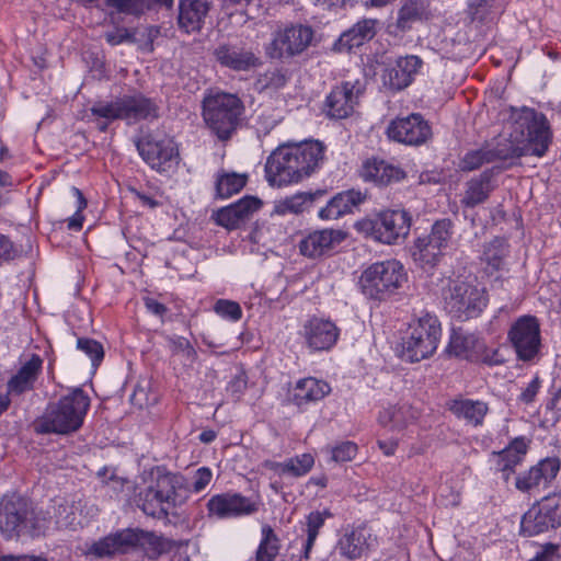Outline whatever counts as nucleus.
Instances as JSON below:
<instances>
[{"label":"nucleus","mask_w":561,"mask_h":561,"mask_svg":"<svg viewBox=\"0 0 561 561\" xmlns=\"http://www.w3.org/2000/svg\"><path fill=\"white\" fill-rule=\"evenodd\" d=\"M513 139L497 141L467 151L459 161V169L471 172L497 160H508L530 154L542 157L551 144L552 133L546 115L524 106L514 115Z\"/></svg>","instance_id":"1"},{"label":"nucleus","mask_w":561,"mask_h":561,"mask_svg":"<svg viewBox=\"0 0 561 561\" xmlns=\"http://www.w3.org/2000/svg\"><path fill=\"white\" fill-rule=\"evenodd\" d=\"M324 154L325 146L319 140L280 144L265 162L266 181L277 187L299 183L321 168Z\"/></svg>","instance_id":"2"},{"label":"nucleus","mask_w":561,"mask_h":561,"mask_svg":"<svg viewBox=\"0 0 561 561\" xmlns=\"http://www.w3.org/2000/svg\"><path fill=\"white\" fill-rule=\"evenodd\" d=\"M146 488L137 494V506L148 516L167 518L171 508L179 503L178 490L182 488V477L156 466L142 474Z\"/></svg>","instance_id":"3"},{"label":"nucleus","mask_w":561,"mask_h":561,"mask_svg":"<svg viewBox=\"0 0 561 561\" xmlns=\"http://www.w3.org/2000/svg\"><path fill=\"white\" fill-rule=\"evenodd\" d=\"M146 488L137 494V506L148 516L167 518L171 508L179 503L178 490L182 488V477L156 466L142 474Z\"/></svg>","instance_id":"4"},{"label":"nucleus","mask_w":561,"mask_h":561,"mask_svg":"<svg viewBox=\"0 0 561 561\" xmlns=\"http://www.w3.org/2000/svg\"><path fill=\"white\" fill-rule=\"evenodd\" d=\"M146 488L137 494V506L148 516L167 518L171 508L179 503L178 490L182 488V477L156 466L142 474Z\"/></svg>","instance_id":"5"},{"label":"nucleus","mask_w":561,"mask_h":561,"mask_svg":"<svg viewBox=\"0 0 561 561\" xmlns=\"http://www.w3.org/2000/svg\"><path fill=\"white\" fill-rule=\"evenodd\" d=\"M90 403V397L81 388L72 389L57 402L47 405L44 414L34 423L35 432L60 435L77 432L83 425Z\"/></svg>","instance_id":"6"},{"label":"nucleus","mask_w":561,"mask_h":561,"mask_svg":"<svg viewBox=\"0 0 561 561\" xmlns=\"http://www.w3.org/2000/svg\"><path fill=\"white\" fill-rule=\"evenodd\" d=\"M140 549L149 559H158L170 549L169 541L151 531L126 528L92 543L89 553L98 558L126 554Z\"/></svg>","instance_id":"7"},{"label":"nucleus","mask_w":561,"mask_h":561,"mask_svg":"<svg viewBox=\"0 0 561 561\" xmlns=\"http://www.w3.org/2000/svg\"><path fill=\"white\" fill-rule=\"evenodd\" d=\"M49 526L44 511L35 510L26 497L12 494L0 501V531L7 539L41 536Z\"/></svg>","instance_id":"8"},{"label":"nucleus","mask_w":561,"mask_h":561,"mask_svg":"<svg viewBox=\"0 0 561 561\" xmlns=\"http://www.w3.org/2000/svg\"><path fill=\"white\" fill-rule=\"evenodd\" d=\"M244 114L242 100L233 93L214 92L203 100V118L216 137L226 141L237 131Z\"/></svg>","instance_id":"9"},{"label":"nucleus","mask_w":561,"mask_h":561,"mask_svg":"<svg viewBox=\"0 0 561 561\" xmlns=\"http://www.w3.org/2000/svg\"><path fill=\"white\" fill-rule=\"evenodd\" d=\"M404 266L397 260L375 262L365 268L359 277L363 295L371 300L385 301L407 282Z\"/></svg>","instance_id":"10"},{"label":"nucleus","mask_w":561,"mask_h":561,"mask_svg":"<svg viewBox=\"0 0 561 561\" xmlns=\"http://www.w3.org/2000/svg\"><path fill=\"white\" fill-rule=\"evenodd\" d=\"M442 297L445 310L459 321L478 318L489 302L484 288L459 279H449L443 288Z\"/></svg>","instance_id":"11"},{"label":"nucleus","mask_w":561,"mask_h":561,"mask_svg":"<svg viewBox=\"0 0 561 561\" xmlns=\"http://www.w3.org/2000/svg\"><path fill=\"white\" fill-rule=\"evenodd\" d=\"M440 335L437 317L424 314L409 325L407 335L402 337L401 358L414 363L430 357L436 351Z\"/></svg>","instance_id":"12"},{"label":"nucleus","mask_w":561,"mask_h":561,"mask_svg":"<svg viewBox=\"0 0 561 561\" xmlns=\"http://www.w3.org/2000/svg\"><path fill=\"white\" fill-rule=\"evenodd\" d=\"M411 217L404 209L385 210L374 218L356 222L358 232L385 244H396L404 240L410 232Z\"/></svg>","instance_id":"13"},{"label":"nucleus","mask_w":561,"mask_h":561,"mask_svg":"<svg viewBox=\"0 0 561 561\" xmlns=\"http://www.w3.org/2000/svg\"><path fill=\"white\" fill-rule=\"evenodd\" d=\"M507 341L517 360L529 365H535L540 360L542 356L541 330L539 320L535 316L518 317L507 331Z\"/></svg>","instance_id":"14"},{"label":"nucleus","mask_w":561,"mask_h":561,"mask_svg":"<svg viewBox=\"0 0 561 561\" xmlns=\"http://www.w3.org/2000/svg\"><path fill=\"white\" fill-rule=\"evenodd\" d=\"M141 159L154 171L167 173L179 162V150L174 140L160 130H149L135 141Z\"/></svg>","instance_id":"15"},{"label":"nucleus","mask_w":561,"mask_h":561,"mask_svg":"<svg viewBox=\"0 0 561 561\" xmlns=\"http://www.w3.org/2000/svg\"><path fill=\"white\" fill-rule=\"evenodd\" d=\"M313 38V31L306 25H291L274 34L265 47L272 59H288L305 51Z\"/></svg>","instance_id":"16"},{"label":"nucleus","mask_w":561,"mask_h":561,"mask_svg":"<svg viewBox=\"0 0 561 561\" xmlns=\"http://www.w3.org/2000/svg\"><path fill=\"white\" fill-rule=\"evenodd\" d=\"M386 134L390 140L412 147L425 145L433 137L430 123L420 113L392 119Z\"/></svg>","instance_id":"17"},{"label":"nucleus","mask_w":561,"mask_h":561,"mask_svg":"<svg viewBox=\"0 0 561 561\" xmlns=\"http://www.w3.org/2000/svg\"><path fill=\"white\" fill-rule=\"evenodd\" d=\"M453 236V222L450 219L444 218L435 221L432 226L430 234L421 237L415 242L414 257L423 267L435 266L443 251L448 247Z\"/></svg>","instance_id":"18"},{"label":"nucleus","mask_w":561,"mask_h":561,"mask_svg":"<svg viewBox=\"0 0 561 561\" xmlns=\"http://www.w3.org/2000/svg\"><path fill=\"white\" fill-rule=\"evenodd\" d=\"M261 505L259 496L248 497L241 493L227 492L213 495L206 507L209 516L227 519L255 514Z\"/></svg>","instance_id":"19"},{"label":"nucleus","mask_w":561,"mask_h":561,"mask_svg":"<svg viewBox=\"0 0 561 561\" xmlns=\"http://www.w3.org/2000/svg\"><path fill=\"white\" fill-rule=\"evenodd\" d=\"M213 56L222 68L236 72H247L262 65L260 57L242 41L219 43Z\"/></svg>","instance_id":"20"},{"label":"nucleus","mask_w":561,"mask_h":561,"mask_svg":"<svg viewBox=\"0 0 561 561\" xmlns=\"http://www.w3.org/2000/svg\"><path fill=\"white\" fill-rule=\"evenodd\" d=\"M364 93V85L357 80L345 81L334 87L328 94L324 103V111L330 118L342 119L353 114Z\"/></svg>","instance_id":"21"},{"label":"nucleus","mask_w":561,"mask_h":561,"mask_svg":"<svg viewBox=\"0 0 561 561\" xmlns=\"http://www.w3.org/2000/svg\"><path fill=\"white\" fill-rule=\"evenodd\" d=\"M300 335L311 351H329L336 344L340 329L330 319L311 317L302 324Z\"/></svg>","instance_id":"22"},{"label":"nucleus","mask_w":561,"mask_h":561,"mask_svg":"<svg viewBox=\"0 0 561 561\" xmlns=\"http://www.w3.org/2000/svg\"><path fill=\"white\" fill-rule=\"evenodd\" d=\"M560 459L557 457H547L538 461L529 470L519 473L515 480L517 490L524 493L539 491L540 488H547L556 479L560 471Z\"/></svg>","instance_id":"23"},{"label":"nucleus","mask_w":561,"mask_h":561,"mask_svg":"<svg viewBox=\"0 0 561 561\" xmlns=\"http://www.w3.org/2000/svg\"><path fill=\"white\" fill-rule=\"evenodd\" d=\"M261 206L262 202L257 197L244 196L238 202L217 210L214 218L217 225L233 230L248 220Z\"/></svg>","instance_id":"24"},{"label":"nucleus","mask_w":561,"mask_h":561,"mask_svg":"<svg viewBox=\"0 0 561 561\" xmlns=\"http://www.w3.org/2000/svg\"><path fill=\"white\" fill-rule=\"evenodd\" d=\"M345 237L346 234L342 230H316L300 241L299 250L304 256L310 259L320 257L331 252Z\"/></svg>","instance_id":"25"},{"label":"nucleus","mask_w":561,"mask_h":561,"mask_svg":"<svg viewBox=\"0 0 561 561\" xmlns=\"http://www.w3.org/2000/svg\"><path fill=\"white\" fill-rule=\"evenodd\" d=\"M359 175L365 182H371L378 186H387L402 181L405 172L382 159L369 158L360 167Z\"/></svg>","instance_id":"26"},{"label":"nucleus","mask_w":561,"mask_h":561,"mask_svg":"<svg viewBox=\"0 0 561 561\" xmlns=\"http://www.w3.org/2000/svg\"><path fill=\"white\" fill-rule=\"evenodd\" d=\"M211 4V0H179V28L187 34L199 32Z\"/></svg>","instance_id":"27"},{"label":"nucleus","mask_w":561,"mask_h":561,"mask_svg":"<svg viewBox=\"0 0 561 561\" xmlns=\"http://www.w3.org/2000/svg\"><path fill=\"white\" fill-rule=\"evenodd\" d=\"M495 169L491 168L468 180L460 199L461 205L467 208H474L485 203L496 187L493 181Z\"/></svg>","instance_id":"28"},{"label":"nucleus","mask_w":561,"mask_h":561,"mask_svg":"<svg viewBox=\"0 0 561 561\" xmlns=\"http://www.w3.org/2000/svg\"><path fill=\"white\" fill-rule=\"evenodd\" d=\"M124 121L136 123L145 119L159 117L160 107L156 100L144 95L140 92L121 96Z\"/></svg>","instance_id":"29"},{"label":"nucleus","mask_w":561,"mask_h":561,"mask_svg":"<svg viewBox=\"0 0 561 561\" xmlns=\"http://www.w3.org/2000/svg\"><path fill=\"white\" fill-rule=\"evenodd\" d=\"M370 538L371 534L365 526L347 528L339 538L335 549L341 557L356 560L369 550Z\"/></svg>","instance_id":"30"},{"label":"nucleus","mask_w":561,"mask_h":561,"mask_svg":"<svg viewBox=\"0 0 561 561\" xmlns=\"http://www.w3.org/2000/svg\"><path fill=\"white\" fill-rule=\"evenodd\" d=\"M331 391V387L323 380L313 377L299 379L289 392L288 400L298 408L322 400Z\"/></svg>","instance_id":"31"},{"label":"nucleus","mask_w":561,"mask_h":561,"mask_svg":"<svg viewBox=\"0 0 561 561\" xmlns=\"http://www.w3.org/2000/svg\"><path fill=\"white\" fill-rule=\"evenodd\" d=\"M510 245L505 238L495 237L483 245L480 255V265L486 276H494L505 270V259L508 256Z\"/></svg>","instance_id":"32"},{"label":"nucleus","mask_w":561,"mask_h":561,"mask_svg":"<svg viewBox=\"0 0 561 561\" xmlns=\"http://www.w3.org/2000/svg\"><path fill=\"white\" fill-rule=\"evenodd\" d=\"M365 199V195L359 191L347 190L335 194L319 210V217L323 220L337 219L346 214L353 213Z\"/></svg>","instance_id":"33"},{"label":"nucleus","mask_w":561,"mask_h":561,"mask_svg":"<svg viewBox=\"0 0 561 561\" xmlns=\"http://www.w3.org/2000/svg\"><path fill=\"white\" fill-rule=\"evenodd\" d=\"M42 358L36 354L32 355V357L20 367L16 374L9 379L7 383L8 394H22L32 390L42 370Z\"/></svg>","instance_id":"34"},{"label":"nucleus","mask_w":561,"mask_h":561,"mask_svg":"<svg viewBox=\"0 0 561 561\" xmlns=\"http://www.w3.org/2000/svg\"><path fill=\"white\" fill-rule=\"evenodd\" d=\"M483 348V341L473 333L454 330L447 347L449 354L470 362L478 360Z\"/></svg>","instance_id":"35"},{"label":"nucleus","mask_w":561,"mask_h":561,"mask_svg":"<svg viewBox=\"0 0 561 561\" xmlns=\"http://www.w3.org/2000/svg\"><path fill=\"white\" fill-rule=\"evenodd\" d=\"M527 453V444L524 437H517L511 444L499 453L496 456V469L502 472L503 479L508 481L511 474L515 471L524 456Z\"/></svg>","instance_id":"36"},{"label":"nucleus","mask_w":561,"mask_h":561,"mask_svg":"<svg viewBox=\"0 0 561 561\" xmlns=\"http://www.w3.org/2000/svg\"><path fill=\"white\" fill-rule=\"evenodd\" d=\"M325 191L317 190L316 192H299L274 204L273 214L285 216L288 214L299 215L308 210L313 203L325 195Z\"/></svg>","instance_id":"37"},{"label":"nucleus","mask_w":561,"mask_h":561,"mask_svg":"<svg viewBox=\"0 0 561 561\" xmlns=\"http://www.w3.org/2000/svg\"><path fill=\"white\" fill-rule=\"evenodd\" d=\"M378 25L376 19H362L341 34L339 43L347 50L359 47L375 37Z\"/></svg>","instance_id":"38"},{"label":"nucleus","mask_w":561,"mask_h":561,"mask_svg":"<svg viewBox=\"0 0 561 561\" xmlns=\"http://www.w3.org/2000/svg\"><path fill=\"white\" fill-rule=\"evenodd\" d=\"M449 411L458 419H463L472 426L483 424L489 407L481 400L455 399L449 403Z\"/></svg>","instance_id":"39"},{"label":"nucleus","mask_w":561,"mask_h":561,"mask_svg":"<svg viewBox=\"0 0 561 561\" xmlns=\"http://www.w3.org/2000/svg\"><path fill=\"white\" fill-rule=\"evenodd\" d=\"M419 417L417 411L409 403L390 405L379 413V423L382 426H390L392 430L401 431L414 423Z\"/></svg>","instance_id":"40"},{"label":"nucleus","mask_w":561,"mask_h":561,"mask_svg":"<svg viewBox=\"0 0 561 561\" xmlns=\"http://www.w3.org/2000/svg\"><path fill=\"white\" fill-rule=\"evenodd\" d=\"M553 528L539 503L533 505L522 517L520 534L525 537L537 536Z\"/></svg>","instance_id":"41"},{"label":"nucleus","mask_w":561,"mask_h":561,"mask_svg":"<svg viewBox=\"0 0 561 561\" xmlns=\"http://www.w3.org/2000/svg\"><path fill=\"white\" fill-rule=\"evenodd\" d=\"M333 517L329 510L310 512L306 517V539L301 549V559L309 560L312 548L320 533L324 526L325 519Z\"/></svg>","instance_id":"42"},{"label":"nucleus","mask_w":561,"mask_h":561,"mask_svg":"<svg viewBox=\"0 0 561 561\" xmlns=\"http://www.w3.org/2000/svg\"><path fill=\"white\" fill-rule=\"evenodd\" d=\"M248 175L236 172H220L216 179V196L225 199L239 193L247 184Z\"/></svg>","instance_id":"43"},{"label":"nucleus","mask_w":561,"mask_h":561,"mask_svg":"<svg viewBox=\"0 0 561 561\" xmlns=\"http://www.w3.org/2000/svg\"><path fill=\"white\" fill-rule=\"evenodd\" d=\"M53 515L50 512H44L46 517L51 523L54 519L56 527L58 528H68L76 525L77 515H76V506L73 503H70L66 499L59 497L54 500Z\"/></svg>","instance_id":"44"},{"label":"nucleus","mask_w":561,"mask_h":561,"mask_svg":"<svg viewBox=\"0 0 561 561\" xmlns=\"http://www.w3.org/2000/svg\"><path fill=\"white\" fill-rule=\"evenodd\" d=\"M261 533L255 561H274L280 549L279 538L270 525H263Z\"/></svg>","instance_id":"45"},{"label":"nucleus","mask_w":561,"mask_h":561,"mask_svg":"<svg viewBox=\"0 0 561 561\" xmlns=\"http://www.w3.org/2000/svg\"><path fill=\"white\" fill-rule=\"evenodd\" d=\"M288 81L287 71L284 69H268L259 75L254 81V90L257 92L275 91L284 88Z\"/></svg>","instance_id":"46"},{"label":"nucleus","mask_w":561,"mask_h":561,"mask_svg":"<svg viewBox=\"0 0 561 561\" xmlns=\"http://www.w3.org/2000/svg\"><path fill=\"white\" fill-rule=\"evenodd\" d=\"M423 14L424 7L420 0H408L398 11L397 27L400 31H408Z\"/></svg>","instance_id":"47"},{"label":"nucleus","mask_w":561,"mask_h":561,"mask_svg":"<svg viewBox=\"0 0 561 561\" xmlns=\"http://www.w3.org/2000/svg\"><path fill=\"white\" fill-rule=\"evenodd\" d=\"M91 115L95 118L107 119L111 122L123 119V106L121 104V98L114 101H99L95 102L90 108Z\"/></svg>","instance_id":"48"},{"label":"nucleus","mask_w":561,"mask_h":561,"mask_svg":"<svg viewBox=\"0 0 561 561\" xmlns=\"http://www.w3.org/2000/svg\"><path fill=\"white\" fill-rule=\"evenodd\" d=\"M77 350L90 358L92 368L95 371L104 358L103 345L94 339L78 337Z\"/></svg>","instance_id":"49"},{"label":"nucleus","mask_w":561,"mask_h":561,"mask_svg":"<svg viewBox=\"0 0 561 561\" xmlns=\"http://www.w3.org/2000/svg\"><path fill=\"white\" fill-rule=\"evenodd\" d=\"M314 458L311 454H301L286 460V476L300 478L312 469Z\"/></svg>","instance_id":"50"},{"label":"nucleus","mask_w":561,"mask_h":561,"mask_svg":"<svg viewBox=\"0 0 561 561\" xmlns=\"http://www.w3.org/2000/svg\"><path fill=\"white\" fill-rule=\"evenodd\" d=\"M383 84L392 91H400L409 87L412 81L401 67L396 62L394 66L387 68L382 75Z\"/></svg>","instance_id":"51"},{"label":"nucleus","mask_w":561,"mask_h":561,"mask_svg":"<svg viewBox=\"0 0 561 561\" xmlns=\"http://www.w3.org/2000/svg\"><path fill=\"white\" fill-rule=\"evenodd\" d=\"M541 510L545 511L548 519L557 528L561 526V493L545 496L540 502Z\"/></svg>","instance_id":"52"},{"label":"nucleus","mask_w":561,"mask_h":561,"mask_svg":"<svg viewBox=\"0 0 561 561\" xmlns=\"http://www.w3.org/2000/svg\"><path fill=\"white\" fill-rule=\"evenodd\" d=\"M331 454V460L334 462H346L355 458L358 447L354 442L345 440L328 448Z\"/></svg>","instance_id":"53"},{"label":"nucleus","mask_w":561,"mask_h":561,"mask_svg":"<svg viewBox=\"0 0 561 561\" xmlns=\"http://www.w3.org/2000/svg\"><path fill=\"white\" fill-rule=\"evenodd\" d=\"M214 311L220 317L231 321H238L242 318L240 305L232 300L218 299L214 306Z\"/></svg>","instance_id":"54"},{"label":"nucleus","mask_w":561,"mask_h":561,"mask_svg":"<svg viewBox=\"0 0 561 561\" xmlns=\"http://www.w3.org/2000/svg\"><path fill=\"white\" fill-rule=\"evenodd\" d=\"M106 4L121 13L139 15L146 10L147 3L146 0H106Z\"/></svg>","instance_id":"55"},{"label":"nucleus","mask_w":561,"mask_h":561,"mask_svg":"<svg viewBox=\"0 0 561 561\" xmlns=\"http://www.w3.org/2000/svg\"><path fill=\"white\" fill-rule=\"evenodd\" d=\"M71 193L77 199V210L75 215L68 220V228L70 230L79 231L83 226L82 210L87 207L88 202L83 193L76 186L71 187Z\"/></svg>","instance_id":"56"},{"label":"nucleus","mask_w":561,"mask_h":561,"mask_svg":"<svg viewBox=\"0 0 561 561\" xmlns=\"http://www.w3.org/2000/svg\"><path fill=\"white\" fill-rule=\"evenodd\" d=\"M248 388V375L240 369L228 382L227 392L234 400L239 401Z\"/></svg>","instance_id":"57"},{"label":"nucleus","mask_w":561,"mask_h":561,"mask_svg":"<svg viewBox=\"0 0 561 561\" xmlns=\"http://www.w3.org/2000/svg\"><path fill=\"white\" fill-rule=\"evenodd\" d=\"M169 341L174 354H182L191 363L196 360L197 352L186 337L173 336Z\"/></svg>","instance_id":"58"},{"label":"nucleus","mask_w":561,"mask_h":561,"mask_svg":"<svg viewBox=\"0 0 561 561\" xmlns=\"http://www.w3.org/2000/svg\"><path fill=\"white\" fill-rule=\"evenodd\" d=\"M477 362H481L488 366H500L506 362V358L501 353L500 348H488L483 343V348L479 353Z\"/></svg>","instance_id":"59"},{"label":"nucleus","mask_w":561,"mask_h":561,"mask_svg":"<svg viewBox=\"0 0 561 561\" xmlns=\"http://www.w3.org/2000/svg\"><path fill=\"white\" fill-rule=\"evenodd\" d=\"M397 64L404 73L410 77L411 81H413L414 76L417 73L420 68L423 65V61L420 57L410 55L405 57H401L397 60Z\"/></svg>","instance_id":"60"},{"label":"nucleus","mask_w":561,"mask_h":561,"mask_svg":"<svg viewBox=\"0 0 561 561\" xmlns=\"http://www.w3.org/2000/svg\"><path fill=\"white\" fill-rule=\"evenodd\" d=\"M560 559V546L548 542L529 561H559Z\"/></svg>","instance_id":"61"},{"label":"nucleus","mask_w":561,"mask_h":561,"mask_svg":"<svg viewBox=\"0 0 561 561\" xmlns=\"http://www.w3.org/2000/svg\"><path fill=\"white\" fill-rule=\"evenodd\" d=\"M541 383L542 381L540 377L536 375L526 386V388L522 390L520 394L518 396V400L524 404H531L541 388Z\"/></svg>","instance_id":"62"},{"label":"nucleus","mask_w":561,"mask_h":561,"mask_svg":"<svg viewBox=\"0 0 561 561\" xmlns=\"http://www.w3.org/2000/svg\"><path fill=\"white\" fill-rule=\"evenodd\" d=\"M19 253L20 251L13 242L0 233V262L14 260Z\"/></svg>","instance_id":"63"},{"label":"nucleus","mask_w":561,"mask_h":561,"mask_svg":"<svg viewBox=\"0 0 561 561\" xmlns=\"http://www.w3.org/2000/svg\"><path fill=\"white\" fill-rule=\"evenodd\" d=\"M547 410L551 411L557 420L561 416V387L552 386L549 389V398L546 403Z\"/></svg>","instance_id":"64"}]
</instances>
